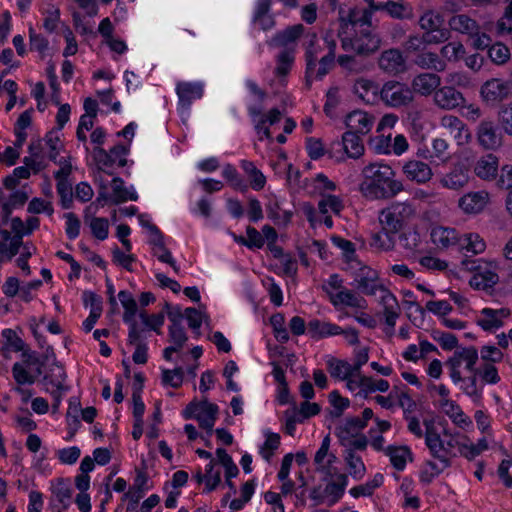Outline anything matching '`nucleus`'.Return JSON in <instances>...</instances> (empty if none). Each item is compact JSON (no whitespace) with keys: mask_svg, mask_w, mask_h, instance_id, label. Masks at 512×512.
<instances>
[{"mask_svg":"<svg viewBox=\"0 0 512 512\" xmlns=\"http://www.w3.org/2000/svg\"><path fill=\"white\" fill-rule=\"evenodd\" d=\"M361 191L373 200L389 199L403 190L401 181L396 180L394 170L384 163H370L363 168Z\"/></svg>","mask_w":512,"mask_h":512,"instance_id":"obj_1","label":"nucleus"},{"mask_svg":"<svg viewBox=\"0 0 512 512\" xmlns=\"http://www.w3.org/2000/svg\"><path fill=\"white\" fill-rule=\"evenodd\" d=\"M245 88L251 96L256 98V102L246 104V109L258 139L260 141L272 140L273 137L269 126L280 122L282 118L281 111L279 108L273 107L267 113L263 112V103L267 98V92L260 88L256 81L246 79Z\"/></svg>","mask_w":512,"mask_h":512,"instance_id":"obj_2","label":"nucleus"},{"mask_svg":"<svg viewBox=\"0 0 512 512\" xmlns=\"http://www.w3.org/2000/svg\"><path fill=\"white\" fill-rule=\"evenodd\" d=\"M472 172L480 180L493 184L498 189L512 188V165L505 164L500 167V159L493 153L473 158Z\"/></svg>","mask_w":512,"mask_h":512,"instance_id":"obj_3","label":"nucleus"},{"mask_svg":"<svg viewBox=\"0 0 512 512\" xmlns=\"http://www.w3.org/2000/svg\"><path fill=\"white\" fill-rule=\"evenodd\" d=\"M123 308V321L129 325V343H136L142 337V334L152 330L158 334L160 333V315H149L145 310L138 313L135 299L123 305Z\"/></svg>","mask_w":512,"mask_h":512,"instance_id":"obj_4","label":"nucleus"},{"mask_svg":"<svg viewBox=\"0 0 512 512\" xmlns=\"http://www.w3.org/2000/svg\"><path fill=\"white\" fill-rule=\"evenodd\" d=\"M352 285L365 296H374L377 291H380L382 293L381 304L388 301H393L395 305L398 304L396 296L381 283L379 272L368 265L361 266L355 272Z\"/></svg>","mask_w":512,"mask_h":512,"instance_id":"obj_5","label":"nucleus"},{"mask_svg":"<svg viewBox=\"0 0 512 512\" xmlns=\"http://www.w3.org/2000/svg\"><path fill=\"white\" fill-rule=\"evenodd\" d=\"M338 37L344 51L357 55H370L376 52L381 44V38L375 30L338 31Z\"/></svg>","mask_w":512,"mask_h":512,"instance_id":"obj_6","label":"nucleus"},{"mask_svg":"<svg viewBox=\"0 0 512 512\" xmlns=\"http://www.w3.org/2000/svg\"><path fill=\"white\" fill-rule=\"evenodd\" d=\"M175 92L178 97L177 113L183 125H187L191 116V106L194 101L200 100L205 93L203 81H178Z\"/></svg>","mask_w":512,"mask_h":512,"instance_id":"obj_7","label":"nucleus"},{"mask_svg":"<svg viewBox=\"0 0 512 512\" xmlns=\"http://www.w3.org/2000/svg\"><path fill=\"white\" fill-rule=\"evenodd\" d=\"M473 158L470 156L455 157L449 165V170L441 179L443 187L459 190L466 186L471 179Z\"/></svg>","mask_w":512,"mask_h":512,"instance_id":"obj_8","label":"nucleus"},{"mask_svg":"<svg viewBox=\"0 0 512 512\" xmlns=\"http://www.w3.org/2000/svg\"><path fill=\"white\" fill-rule=\"evenodd\" d=\"M129 152V147L123 144H117L109 151L101 147L94 148V159L100 170L112 175L113 168L124 167L127 164L126 155Z\"/></svg>","mask_w":512,"mask_h":512,"instance_id":"obj_9","label":"nucleus"},{"mask_svg":"<svg viewBox=\"0 0 512 512\" xmlns=\"http://www.w3.org/2000/svg\"><path fill=\"white\" fill-rule=\"evenodd\" d=\"M480 94L488 106H498L512 96V79L491 78L482 84Z\"/></svg>","mask_w":512,"mask_h":512,"instance_id":"obj_10","label":"nucleus"},{"mask_svg":"<svg viewBox=\"0 0 512 512\" xmlns=\"http://www.w3.org/2000/svg\"><path fill=\"white\" fill-rule=\"evenodd\" d=\"M423 425L425 427V445L430 455L440 463H443L444 467H450L451 460L447 456L449 449L445 447L444 440L435 427V420L433 418L424 419Z\"/></svg>","mask_w":512,"mask_h":512,"instance_id":"obj_11","label":"nucleus"},{"mask_svg":"<svg viewBox=\"0 0 512 512\" xmlns=\"http://www.w3.org/2000/svg\"><path fill=\"white\" fill-rule=\"evenodd\" d=\"M443 19L439 14L433 12L424 13L419 24L425 30L422 36V41L426 44H437L446 41L450 32L446 28H441Z\"/></svg>","mask_w":512,"mask_h":512,"instance_id":"obj_12","label":"nucleus"},{"mask_svg":"<svg viewBox=\"0 0 512 512\" xmlns=\"http://www.w3.org/2000/svg\"><path fill=\"white\" fill-rule=\"evenodd\" d=\"M380 97L386 105L399 108L412 102L413 93L406 84L387 81L380 90Z\"/></svg>","mask_w":512,"mask_h":512,"instance_id":"obj_13","label":"nucleus"},{"mask_svg":"<svg viewBox=\"0 0 512 512\" xmlns=\"http://www.w3.org/2000/svg\"><path fill=\"white\" fill-rule=\"evenodd\" d=\"M461 264L464 269L475 272L470 280V286L476 290L489 292L499 281V276L496 272L489 269L480 271L481 267L474 259H469L465 256Z\"/></svg>","mask_w":512,"mask_h":512,"instance_id":"obj_14","label":"nucleus"},{"mask_svg":"<svg viewBox=\"0 0 512 512\" xmlns=\"http://www.w3.org/2000/svg\"><path fill=\"white\" fill-rule=\"evenodd\" d=\"M409 209V206L401 203L383 209L379 216L383 230L395 236L402 229Z\"/></svg>","mask_w":512,"mask_h":512,"instance_id":"obj_15","label":"nucleus"},{"mask_svg":"<svg viewBox=\"0 0 512 512\" xmlns=\"http://www.w3.org/2000/svg\"><path fill=\"white\" fill-rule=\"evenodd\" d=\"M481 317L476 320L477 326L483 331L494 333L496 330L504 326V319L510 315L507 308L493 309L485 307L480 311Z\"/></svg>","mask_w":512,"mask_h":512,"instance_id":"obj_16","label":"nucleus"},{"mask_svg":"<svg viewBox=\"0 0 512 512\" xmlns=\"http://www.w3.org/2000/svg\"><path fill=\"white\" fill-rule=\"evenodd\" d=\"M489 200V193L485 190L470 191L459 198L458 207L464 214L476 215L486 208Z\"/></svg>","mask_w":512,"mask_h":512,"instance_id":"obj_17","label":"nucleus"},{"mask_svg":"<svg viewBox=\"0 0 512 512\" xmlns=\"http://www.w3.org/2000/svg\"><path fill=\"white\" fill-rule=\"evenodd\" d=\"M112 194L107 195L105 192H99L97 202H110L112 204H119L127 200L136 201L138 195L133 187L127 188L124 186V181L120 177H114L111 183Z\"/></svg>","mask_w":512,"mask_h":512,"instance_id":"obj_18","label":"nucleus"},{"mask_svg":"<svg viewBox=\"0 0 512 512\" xmlns=\"http://www.w3.org/2000/svg\"><path fill=\"white\" fill-rule=\"evenodd\" d=\"M477 139L479 145L486 150H495L502 144L501 131L492 121H482L479 124Z\"/></svg>","mask_w":512,"mask_h":512,"instance_id":"obj_19","label":"nucleus"},{"mask_svg":"<svg viewBox=\"0 0 512 512\" xmlns=\"http://www.w3.org/2000/svg\"><path fill=\"white\" fill-rule=\"evenodd\" d=\"M378 65L385 73L394 76L406 70L403 53L396 48L383 51L378 59Z\"/></svg>","mask_w":512,"mask_h":512,"instance_id":"obj_20","label":"nucleus"},{"mask_svg":"<svg viewBox=\"0 0 512 512\" xmlns=\"http://www.w3.org/2000/svg\"><path fill=\"white\" fill-rule=\"evenodd\" d=\"M50 507L53 512H62L66 510L72 497V489L67 481L58 479L51 488Z\"/></svg>","mask_w":512,"mask_h":512,"instance_id":"obj_21","label":"nucleus"},{"mask_svg":"<svg viewBox=\"0 0 512 512\" xmlns=\"http://www.w3.org/2000/svg\"><path fill=\"white\" fill-rule=\"evenodd\" d=\"M372 13L371 11H363L361 15L354 9H350L347 17H340L339 31L348 30H375L372 26Z\"/></svg>","mask_w":512,"mask_h":512,"instance_id":"obj_22","label":"nucleus"},{"mask_svg":"<svg viewBox=\"0 0 512 512\" xmlns=\"http://www.w3.org/2000/svg\"><path fill=\"white\" fill-rule=\"evenodd\" d=\"M29 156L23 158V163L30 167L34 174L41 172L48 166L44 154L42 139L32 140L28 146Z\"/></svg>","mask_w":512,"mask_h":512,"instance_id":"obj_23","label":"nucleus"},{"mask_svg":"<svg viewBox=\"0 0 512 512\" xmlns=\"http://www.w3.org/2000/svg\"><path fill=\"white\" fill-rule=\"evenodd\" d=\"M374 117L364 111L354 110L346 117V126L349 131H355L356 134L365 136L373 128Z\"/></svg>","mask_w":512,"mask_h":512,"instance_id":"obj_24","label":"nucleus"},{"mask_svg":"<svg viewBox=\"0 0 512 512\" xmlns=\"http://www.w3.org/2000/svg\"><path fill=\"white\" fill-rule=\"evenodd\" d=\"M435 103L442 109L451 110L461 106L465 99L460 91L452 86H444L434 94Z\"/></svg>","mask_w":512,"mask_h":512,"instance_id":"obj_25","label":"nucleus"},{"mask_svg":"<svg viewBox=\"0 0 512 512\" xmlns=\"http://www.w3.org/2000/svg\"><path fill=\"white\" fill-rule=\"evenodd\" d=\"M307 329L309 336L314 340L337 336L342 332L341 326L329 321H321L317 318L308 322Z\"/></svg>","mask_w":512,"mask_h":512,"instance_id":"obj_26","label":"nucleus"},{"mask_svg":"<svg viewBox=\"0 0 512 512\" xmlns=\"http://www.w3.org/2000/svg\"><path fill=\"white\" fill-rule=\"evenodd\" d=\"M403 173L407 179L417 183H426L433 175L430 166L419 160H410L406 162L403 166Z\"/></svg>","mask_w":512,"mask_h":512,"instance_id":"obj_27","label":"nucleus"},{"mask_svg":"<svg viewBox=\"0 0 512 512\" xmlns=\"http://www.w3.org/2000/svg\"><path fill=\"white\" fill-rule=\"evenodd\" d=\"M385 455L389 457L393 468L399 472H402L406 469L408 460H413L412 450L407 445H388L385 448Z\"/></svg>","mask_w":512,"mask_h":512,"instance_id":"obj_28","label":"nucleus"},{"mask_svg":"<svg viewBox=\"0 0 512 512\" xmlns=\"http://www.w3.org/2000/svg\"><path fill=\"white\" fill-rule=\"evenodd\" d=\"M271 5V0H257L254 8L252 21L263 31H269L275 26V18L269 14Z\"/></svg>","mask_w":512,"mask_h":512,"instance_id":"obj_29","label":"nucleus"},{"mask_svg":"<svg viewBox=\"0 0 512 512\" xmlns=\"http://www.w3.org/2000/svg\"><path fill=\"white\" fill-rule=\"evenodd\" d=\"M341 146L347 158L358 159L365 151L362 136L355 131H345L342 135Z\"/></svg>","mask_w":512,"mask_h":512,"instance_id":"obj_30","label":"nucleus"},{"mask_svg":"<svg viewBox=\"0 0 512 512\" xmlns=\"http://www.w3.org/2000/svg\"><path fill=\"white\" fill-rule=\"evenodd\" d=\"M441 79L435 73H421L414 77L412 81V87L415 92L428 96L438 90L437 88L440 86Z\"/></svg>","mask_w":512,"mask_h":512,"instance_id":"obj_31","label":"nucleus"},{"mask_svg":"<svg viewBox=\"0 0 512 512\" xmlns=\"http://www.w3.org/2000/svg\"><path fill=\"white\" fill-rule=\"evenodd\" d=\"M327 369L331 377L340 380H347L348 388L353 390L354 381L350 379V377L353 375V367L348 361L331 357L327 361Z\"/></svg>","mask_w":512,"mask_h":512,"instance_id":"obj_32","label":"nucleus"},{"mask_svg":"<svg viewBox=\"0 0 512 512\" xmlns=\"http://www.w3.org/2000/svg\"><path fill=\"white\" fill-rule=\"evenodd\" d=\"M431 240L434 244L442 248L458 247L460 234L455 228L436 227L431 231Z\"/></svg>","mask_w":512,"mask_h":512,"instance_id":"obj_33","label":"nucleus"},{"mask_svg":"<svg viewBox=\"0 0 512 512\" xmlns=\"http://www.w3.org/2000/svg\"><path fill=\"white\" fill-rule=\"evenodd\" d=\"M370 9L373 11H386L394 19H408L411 16V11L404 4L392 0L386 3L371 1Z\"/></svg>","mask_w":512,"mask_h":512,"instance_id":"obj_34","label":"nucleus"},{"mask_svg":"<svg viewBox=\"0 0 512 512\" xmlns=\"http://www.w3.org/2000/svg\"><path fill=\"white\" fill-rule=\"evenodd\" d=\"M449 27L456 32L467 34L469 36H473L474 33L479 30V25L476 20L465 14L452 16L449 19Z\"/></svg>","mask_w":512,"mask_h":512,"instance_id":"obj_35","label":"nucleus"},{"mask_svg":"<svg viewBox=\"0 0 512 512\" xmlns=\"http://www.w3.org/2000/svg\"><path fill=\"white\" fill-rule=\"evenodd\" d=\"M331 304L337 308L340 304L350 308H361L365 299L358 297L352 290L344 288L335 295H330Z\"/></svg>","mask_w":512,"mask_h":512,"instance_id":"obj_36","label":"nucleus"},{"mask_svg":"<svg viewBox=\"0 0 512 512\" xmlns=\"http://www.w3.org/2000/svg\"><path fill=\"white\" fill-rule=\"evenodd\" d=\"M66 377L64 367L58 363H54L44 375L42 382L45 386L51 385L58 389H69V387L64 384Z\"/></svg>","mask_w":512,"mask_h":512,"instance_id":"obj_37","label":"nucleus"},{"mask_svg":"<svg viewBox=\"0 0 512 512\" xmlns=\"http://www.w3.org/2000/svg\"><path fill=\"white\" fill-rule=\"evenodd\" d=\"M349 483L348 476L345 474H339L337 481H331L327 483L324 488V493L330 496V505L337 503L344 495L345 489Z\"/></svg>","mask_w":512,"mask_h":512,"instance_id":"obj_38","label":"nucleus"},{"mask_svg":"<svg viewBox=\"0 0 512 512\" xmlns=\"http://www.w3.org/2000/svg\"><path fill=\"white\" fill-rule=\"evenodd\" d=\"M365 427V423H363L359 417H348L345 419L343 425L336 427L335 435L339 440V443H343V440L347 438H352L355 435L353 430L362 431Z\"/></svg>","mask_w":512,"mask_h":512,"instance_id":"obj_39","label":"nucleus"},{"mask_svg":"<svg viewBox=\"0 0 512 512\" xmlns=\"http://www.w3.org/2000/svg\"><path fill=\"white\" fill-rule=\"evenodd\" d=\"M458 248L461 251L477 255L484 252L486 244L478 234L460 235Z\"/></svg>","mask_w":512,"mask_h":512,"instance_id":"obj_40","label":"nucleus"},{"mask_svg":"<svg viewBox=\"0 0 512 512\" xmlns=\"http://www.w3.org/2000/svg\"><path fill=\"white\" fill-rule=\"evenodd\" d=\"M264 436L265 441L259 449V454L264 460L269 461L274 455V452L279 448L281 444V437L278 433L273 432L270 429H266L264 431Z\"/></svg>","mask_w":512,"mask_h":512,"instance_id":"obj_41","label":"nucleus"},{"mask_svg":"<svg viewBox=\"0 0 512 512\" xmlns=\"http://www.w3.org/2000/svg\"><path fill=\"white\" fill-rule=\"evenodd\" d=\"M159 416H160V404L158 401H156L155 409L153 412V418H154L155 422L153 424H151V426L149 427V430L146 433V437L149 440V442H148L149 455L153 459H155L157 457V452H158L157 450L160 449V443L157 442V439L159 436L157 420H158Z\"/></svg>","mask_w":512,"mask_h":512,"instance_id":"obj_42","label":"nucleus"},{"mask_svg":"<svg viewBox=\"0 0 512 512\" xmlns=\"http://www.w3.org/2000/svg\"><path fill=\"white\" fill-rule=\"evenodd\" d=\"M354 93L363 101L370 103L375 99L378 87L372 80L360 78L354 84Z\"/></svg>","mask_w":512,"mask_h":512,"instance_id":"obj_43","label":"nucleus"},{"mask_svg":"<svg viewBox=\"0 0 512 512\" xmlns=\"http://www.w3.org/2000/svg\"><path fill=\"white\" fill-rule=\"evenodd\" d=\"M344 461L354 480H361L366 472V467L361 456L352 452H344Z\"/></svg>","mask_w":512,"mask_h":512,"instance_id":"obj_44","label":"nucleus"},{"mask_svg":"<svg viewBox=\"0 0 512 512\" xmlns=\"http://www.w3.org/2000/svg\"><path fill=\"white\" fill-rule=\"evenodd\" d=\"M222 177L230 184L233 189L240 191L241 193L247 192L249 186L240 176L234 165L230 163L226 164L222 169Z\"/></svg>","mask_w":512,"mask_h":512,"instance_id":"obj_45","label":"nucleus"},{"mask_svg":"<svg viewBox=\"0 0 512 512\" xmlns=\"http://www.w3.org/2000/svg\"><path fill=\"white\" fill-rule=\"evenodd\" d=\"M459 388L463 391L465 395L471 398L473 403L479 405L483 400V385L477 386V378L476 374L465 377L463 383L460 384Z\"/></svg>","mask_w":512,"mask_h":512,"instance_id":"obj_46","label":"nucleus"},{"mask_svg":"<svg viewBox=\"0 0 512 512\" xmlns=\"http://www.w3.org/2000/svg\"><path fill=\"white\" fill-rule=\"evenodd\" d=\"M59 132L60 131L56 129H51L46 133L45 137L42 139V143L44 142L49 150L48 159L53 162H57V157L64 147L63 143L60 140Z\"/></svg>","mask_w":512,"mask_h":512,"instance_id":"obj_47","label":"nucleus"},{"mask_svg":"<svg viewBox=\"0 0 512 512\" xmlns=\"http://www.w3.org/2000/svg\"><path fill=\"white\" fill-rule=\"evenodd\" d=\"M208 405H216L215 403L209 402L207 399L197 401L196 399L189 402L182 411V416L185 420H190L197 415H203V417H209Z\"/></svg>","mask_w":512,"mask_h":512,"instance_id":"obj_48","label":"nucleus"},{"mask_svg":"<svg viewBox=\"0 0 512 512\" xmlns=\"http://www.w3.org/2000/svg\"><path fill=\"white\" fill-rule=\"evenodd\" d=\"M416 63L427 69H434L435 71L441 72L446 68V63L434 52H425L417 56Z\"/></svg>","mask_w":512,"mask_h":512,"instance_id":"obj_49","label":"nucleus"},{"mask_svg":"<svg viewBox=\"0 0 512 512\" xmlns=\"http://www.w3.org/2000/svg\"><path fill=\"white\" fill-rule=\"evenodd\" d=\"M44 15L43 27L44 29L52 33L54 32L60 22V9L53 3H47L42 11Z\"/></svg>","mask_w":512,"mask_h":512,"instance_id":"obj_50","label":"nucleus"},{"mask_svg":"<svg viewBox=\"0 0 512 512\" xmlns=\"http://www.w3.org/2000/svg\"><path fill=\"white\" fill-rule=\"evenodd\" d=\"M344 208L342 199L333 194L322 195L318 202V210L321 214H328L331 210L334 214H339Z\"/></svg>","mask_w":512,"mask_h":512,"instance_id":"obj_51","label":"nucleus"},{"mask_svg":"<svg viewBox=\"0 0 512 512\" xmlns=\"http://www.w3.org/2000/svg\"><path fill=\"white\" fill-rule=\"evenodd\" d=\"M293 215L291 210H284L281 214L278 203L267 208V217L279 227H287L291 223Z\"/></svg>","mask_w":512,"mask_h":512,"instance_id":"obj_52","label":"nucleus"},{"mask_svg":"<svg viewBox=\"0 0 512 512\" xmlns=\"http://www.w3.org/2000/svg\"><path fill=\"white\" fill-rule=\"evenodd\" d=\"M303 33V26L301 24L289 26L283 31L278 32L275 37L274 41L278 45H287L289 43L295 42L297 39L301 37Z\"/></svg>","mask_w":512,"mask_h":512,"instance_id":"obj_53","label":"nucleus"},{"mask_svg":"<svg viewBox=\"0 0 512 512\" xmlns=\"http://www.w3.org/2000/svg\"><path fill=\"white\" fill-rule=\"evenodd\" d=\"M487 55L494 64L503 65L509 60L511 54L505 44L496 42L489 47Z\"/></svg>","mask_w":512,"mask_h":512,"instance_id":"obj_54","label":"nucleus"},{"mask_svg":"<svg viewBox=\"0 0 512 512\" xmlns=\"http://www.w3.org/2000/svg\"><path fill=\"white\" fill-rule=\"evenodd\" d=\"M207 408L209 409V417H203V415H197L196 417H193L192 419L197 420L199 427L204 429L206 431V434L208 437H211L214 430V425L219 413V407L218 405H208Z\"/></svg>","mask_w":512,"mask_h":512,"instance_id":"obj_55","label":"nucleus"},{"mask_svg":"<svg viewBox=\"0 0 512 512\" xmlns=\"http://www.w3.org/2000/svg\"><path fill=\"white\" fill-rule=\"evenodd\" d=\"M370 245L384 251L392 250L395 245V236L382 229L372 235Z\"/></svg>","mask_w":512,"mask_h":512,"instance_id":"obj_56","label":"nucleus"},{"mask_svg":"<svg viewBox=\"0 0 512 512\" xmlns=\"http://www.w3.org/2000/svg\"><path fill=\"white\" fill-rule=\"evenodd\" d=\"M9 241V245L5 242H0V262H2L4 256L7 257L8 260H11L24 245L21 235H13Z\"/></svg>","mask_w":512,"mask_h":512,"instance_id":"obj_57","label":"nucleus"},{"mask_svg":"<svg viewBox=\"0 0 512 512\" xmlns=\"http://www.w3.org/2000/svg\"><path fill=\"white\" fill-rule=\"evenodd\" d=\"M331 241L335 247L342 251L343 257L347 262L356 259V247L352 241L338 235L332 236Z\"/></svg>","mask_w":512,"mask_h":512,"instance_id":"obj_58","label":"nucleus"},{"mask_svg":"<svg viewBox=\"0 0 512 512\" xmlns=\"http://www.w3.org/2000/svg\"><path fill=\"white\" fill-rule=\"evenodd\" d=\"M369 444L368 438L365 434L357 432L352 438H347L340 443L341 446L345 447L344 452L356 453V451L366 450Z\"/></svg>","mask_w":512,"mask_h":512,"instance_id":"obj_59","label":"nucleus"},{"mask_svg":"<svg viewBox=\"0 0 512 512\" xmlns=\"http://www.w3.org/2000/svg\"><path fill=\"white\" fill-rule=\"evenodd\" d=\"M433 340L439 343L441 348L445 351H451L458 347V338L453 333L434 330L431 333Z\"/></svg>","mask_w":512,"mask_h":512,"instance_id":"obj_60","label":"nucleus"},{"mask_svg":"<svg viewBox=\"0 0 512 512\" xmlns=\"http://www.w3.org/2000/svg\"><path fill=\"white\" fill-rule=\"evenodd\" d=\"M184 379V369L176 367L173 370L162 369V385L179 388Z\"/></svg>","mask_w":512,"mask_h":512,"instance_id":"obj_61","label":"nucleus"},{"mask_svg":"<svg viewBox=\"0 0 512 512\" xmlns=\"http://www.w3.org/2000/svg\"><path fill=\"white\" fill-rule=\"evenodd\" d=\"M465 54V48L460 42H449L441 48V56L448 61H457Z\"/></svg>","mask_w":512,"mask_h":512,"instance_id":"obj_62","label":"nucleus"},{"mask_svg":"<svg viewBox=\"0 0 512 512\" xmlns=\"http://www.w3.org/2000/svg\"><path fill=\"white\" fill-rule=\"evenodd\" d=\"M91 232L98 240H105L109 234V222L106 218L93 217L89 223Z\"/></svg>","mask_w":512,"mask_h":512,"instance_id":"obj_63","label":"nucleus"},{"mask_svg":"<svg viewBox=\"0 0 512 512\" xmlns=\"http://www.w3.org/2000/svg\"><path fill=\"white\" fill-rule=\"evenodd\" d=\"M12 374L13 378L17 382L18 385H25V384H34L36 381V377L38 376L33 375L27 371V369L24 367L23 364L16 362L12 366Z\"/></svg>","mask_w":512,"mask_h":512,"instance_id":"obj_64","label":"nucleus"}]
</instances>
